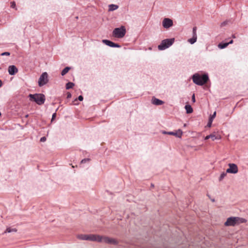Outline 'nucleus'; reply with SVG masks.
<instances>
[{
	"label": "nucleus",
	"mask_w": 248,
	"mask_h": 248,
	"mask_svg": "<svg viewBox=\"0 0 248 248\" xmlns=\"http://www.w3.org/2000/svg\"><path fill=\"white\" fill-rule=\"evenodd\" d=\"M126 31L124 26L115 28L112 32V36L115 38H122L125 35Z\"/></svg>",
	"instance_id": "obj_3"
},
{
	"label": "nucleus",
	"mask_w": 248,
	"mask_h": 248,
	"mask_svg": "<svg viewBox=\"0 0 248 248\" xmlns=\"http://www.w3.org/2000/svg\"><path fill=\"white\" fill-rule=\"evenodd\" d=\"M210 138L212 139V140H217V138L216 136L215 135H214V134H210L209 135H207L206 136L205 138H204V140H207L208 139H209Z\"/></svg>",
	"instance_id": "obj_21"
},
{
	"label": "nucleus",
	"mask_w": 248,
	"mask_h": 248,
	"mask_svg": "<svg viewBox=\"0 0 248 248\" xmlns=\"http://www.w3.org/2000/svg\"><path fill=\"white\" fill-rule=\"evenodd\" d=\"M227 173L226 172H222L220 175V177L219 178V181H221L223 180V179L226 176V175H227Z\"/></svg>",
	"instance_id": "obj_26"
},
{
	"label": "nucleus",
	"mask_w": 248,
	"mask_h": 248,
	"mask_svg": "<svg viewBox=\"0 0 248 248\" xmlns=\"http://www.w3.org/2000/svg\"><path fill=\"white\" fill-rule=\"evenodd\" d=\"M232 38H235L236 36H235V34H232Z\"/></svg>",
	"instance_id": "obj_39"
},
{
	"label": "nucleus",
	"mask_w": 248,
	"mask_h": 248,
	"mask_svg": "<svg viewBox=\"0 0 248 248\" xmlns=\"http://www.w3.org/2000/svg\"><path fill=\"white\" fill-rule=\"evenodd\" d=\"M233 42V40L231 39L229 42H227V44H228V45L230 44H232Z\"/></svg>",
	"instance_id": "obj_37"
},
{
	"label": "nucleus",
	"mask_w": 248,
	"mask_h": 248,
	"mask_svg": "<svg viewBox=\"0 0 248 248\" xmlns=\"http://www.w3.org/2000/svg\"><path fill=\"white\" fill-rule=\"evenodd\" d=\"M9 74L11 76L15 75L18 72V69L15 65H10L8 69Z\"/></svg>",
	"instance_id": "obj_13"
},
{
	"label": "nucleus",
	"mask_w": 248,
	"mask_h": 248,
	"mask_svg": "<svg viewBox=\"0 0 248 248\" xmlns=\"http://www.w3.org/2000/svg\"><path fill=\"white\" fill-rule=\"evenodd\" d=\"M56 117V113L55 112L52 114V118H51V122H53Z\"/></svg>",
	"instance_id": "obj_30"
},
{
	"label": "nucleus",
	"mask_w": 248,
	"mask_h": 248,
	"mask_svg": "<svg viewBox=\"0 0 248 248\" xmlns=\"http://www.w3.org/2000/svg\"><path fill=\"white\" fill-rule=\"evenodd\" d=\"M103 236L99 235L89 234L88 235V240L91 241H96L98 242H102Z\"/></svg>",
	"instance_id": "obj_8"
},
{
	"label": "nucleus",
	"mask_w": 248,
	"mask_h": 248,
	"mask_svg": "<svg viewBox=\"0 0 248 248\" xmlns=\"http://www.w3.org/2000/svg\"><path fill=\"white\" fill-rule=\"evenodd\" d=\"M227 21H224L221 23L220 26L223 27V26H225L226 25H227Z\"/></svg>",
	"instance_id": "obj_34"
},
{
	"label": "nucleus",
	"mask_w": 248,
	"mask_h": 248,
	"mask_svg": "<svg viewBox=\"0 0 248 248\" xmlns=\"http://www.w3.org/2000/svg\"><path fill=\"white\" fill-rule=\"evenodd\" d=\"M152 103L156 106H160L164 104V102L155 97H153Z\"/></svg>",
	"instance_id": "obj_14"
},
{
	"label": "nucleus",
	"mask_w": 248,
	"mask_h": 248,
	"mask_svg": "<svg viewBox=\"0 0 248 248\" xmlns=\"http://www.w3.org/2000/svg\"><path fill=\"white\" fill-rule=\"evenodd\" d=\"M11 7L13 8H15L16 6V2L15 1H12L11 2Z\"/></svg>",
	"instance_id": "obj_31"
},
{
	"label": "nucleus",
	"mask_w": 248,
	"mask_h": 248,
	"mask_svg": "<svg viewBox=\"0 0 248 248\" xmlns=\"http://www.w3.org/2000/svg\"><path fill=\"white\" fill-rule=\"evenodd\" d=\"M174 38L163 40L160 44L158 46V49L159 50H165L170 46L174 43Z\"/></svg>",
	"instance_id": "obj_4"
},
{
	"label": "nucleus",
	"mask_w": 248,
	"mask_h": 248,
	"mask_svg": "<svg viewBox=\"0 0 248 248\" xmlns=\"http://www.w3.org/2000/svg\"><path fill=\"white\" fill-rule=\"evenodd\" d=\"M70 69V67L67 66L65 67L61 72V75L62 76H64L66 73L68 72L69 70Z\"/></svg>",
	"instance_id": "obj_23"
},
{
	"label": "nucleus",
	"mask_w": 248,
	"mask_h": 248,
	"mask_svg": "<svg viewBox=\"0 0 248 248\" xmlns=\"http://www.w3.org/2000/svg\"><path fill=\"white\" fill-rule=\"evenodd\" d=\"M197 39V36H193L191 38L188 39V42L191 44H193L196 42Z\"/></svg>",
	"instance_id": "obj_25"
},
{
	"label": "nucleus",
	"mask_w": 248,
	"mask_h": 248,
	"mask_svg": "<svg viewBox=\"0 0 248 248\" xmlns=\"http://www.w3.org/2000/svg\"><path fill=\"white\" fill-rule=\"evenodd\" d=\"M10 55V53L9 52H4L0 54L1 56H9Z\"/></svg>",
	"instance_id": "obj_29"
},
{
	"label": "nucleus",
	"mask_w": 248,
	"mask_h": 248,
	"mask_svg": "<svg viewBox=\"0 0 248 248\" xmlns=\"http://www.w3.org/2000/svg\"><path fill=\"white\" fill-rule=\"evenodd\" d=\"M28 116H29V115L27 114V115H26V116H25V117L27 118V117H28Z\"/></svg>",
	"instance_id": "obj_42"
},
{
	"label": "nucleus",
	"mask_w": 248,
	"mask_h": 248,
	"mask_svg": "<svg viewBox=\"0 0 248 248\" xmlns=\"http://www.w3.org/2000/svg\"><path fill=\"white\" fill-rule=\"evenodd\" d=\"M47 76L48 75L46 72H44L42 74L38 80V85L39 87H42L47 83Z\"/></svg>",
	"instance_id": "obj_5"
},
{
	"label": "nucleus",
	"mask_w": 248,
	"mask_h": 248,
	"mask_svg": "<svg viewBox=\"0 0 248 248\" xmlns=\"http://www.w3.org/2000/svg\"><path fill=\"white\" fill-rule=\"evenodd\" d=\"M17 230L16 228H11L10 227L7 228L5 231L4 232V233L8 232H16Z\"/></svg>",
	"instance_id": "obj_22"
},
{
	"label": "nucleus",
	"mask_w": 248,
	"mask_h": 248,
	"mask_svg": "<svg viewBox=\"0 0 248 248\" xmlns=\"http://www.w3.org/2000/svg\"><path fill=\"white\" fill-rule=\"evenodd\" d=\"M186 124H184V126H186Z\"/></svg>",
	"instance_id": "obj_43"
},
{
	"label": "nucleus",
	"mask_w": 248,
	"mask_h": 248,
	"mask_svg": "<svg viewBox=\"0 0 248 248\" xmlns=\"http://www.w3.org/2000/svg\"><path fill=\"white\" fill-rule=\"evenodd\" d=\"M162 133L163 134H168V135H173L176 137L181 138L183 132L182 131V130L181 129H178L177 131H176L175 132H173V131L166 132L165 131H162Z\"/></svg>",
	"instance_id": "obj_9"
},
{
	"label": "nucleus",
	"mask_w": 248,
	"mask_h": 248,
	"mask_svg": "<svg viewBox=\"0 0 248 248\" xmlns=\"http://www.w3.org/2000/svg\"><path fill=\"white\" fill-rule=\"evenodd\" d=\"M108 7L109 11H113L117 9L118 8V6L115 4H111L109 5Z\"/></svg>",
	"instance_id": "obj_19"
},
{
	"label": "nucleus",
	"mask_w": 248,
	"mask_h": 248,
	"mask_svg": "<svg viewBox=\"0 0 248 248\" xmlns=\"http://www.w3.org/2000/svg\"><path fill=\"white\" fill-rule=\"evenodd\" d=\"M228 46V44L227 42H221L218 45V47L220 49H223L226 48Z\"/></svg>",
	"instance_id": "obj_18"
},
{
	"label": "nucleus",
	"mask_w": 248,
	"mask_h": 248,
	"mask_svg": "<svg viewBox=\"0 0 248 248\" xmlns=\"http://www.w3.org/2000/svg\"><path fill=\"white\" fill-rule=\"evenodd\" d=\"M102 42L106 45L109 46L111 47H121V46L117 43H115L109 40L104 39L102 40Z\"/></svg>",
	"instance_id": "obj_10"
},
{
	"label": "nucleus",
	"mask_w": 248,
	"mask_h": 248,
	"mask_svg": "<svg viewBox=\"0 0 248 248\" xmlns=\"http://www.w3.org/2000/svg\"><path fill=\"white\" fill-rule=\"evenodd\" d=\"M162 26L165 29H169L173 26V21L169 18H165L162 21Z\"/></svg>",
	"instance_id": "obj_7"
},
{
	"label": "nucleus",
	"mask_w": 248,
	"mask_h": 248,
	"mask_svg": "<svg viewBox=\"0 0 248 248\" xmlns=\"http://www.w3.org/2000/svg\"><path fill=\"white\" fill-rule=\"evenodd\" d=\"M30 100L35 102L38 105L44 104L46 100V97L43 93L30 94L29 95Z\"/></svg>",
	"instance_id": "obj_2"
},
{
	"label": "nucleus",
	"mask_w": 248,
	"mask_h": 248,
	"mask_svg": "<svg viewBox=\"0 0 248 248\" xmlns=\"http://www.w3.org/2000/svg\"><path fill=\"white\" fill-rule=\"evenodd\" d=\"M196 30H197L196 27H194L193 28V30H192L193 36H197V33H196Z\"/></svg>",
	"instance_id": "obj_27"
},
{
	"label": "nucleus",
	"mask_w": 248,
	"mask_h": 248,
	"mask_svg": "<svg viewBox=\"0 0 248 248\" xmlns=\"http://www.w3.org/2000/svg\"><path fill=\"white\" fill-rule=\"evenodd\" d=\"M192 79L195 84L199 86L203 85L209 80L208 74H204L201 76L199 74L196 73L192 76Z\"/></svg>",
	"instance_id": "obj_1"
},
{
	"label": "nucleus",
	"mask_w": 248,
	"mask_h": 248,
	"mask_svg": "<svg viewBox=\"0 0 248 248\" xmlns=\"http://www.w3.org/2000/svg\"><path fill=\"white\" fill-rule=\"evenodd\" d=\"M211 201H212V202H214V201H215V200H214V199H211Z\"/></svg>",
	"instance_id": "obj_41"
},
{
	"label": "nucleus",
	"mask_w": 248,
	"mask_h": 248,
	"mask_svg": "<svg viewBox=\"0 0 248 248\" xmlns=\"http://www.w3.org/2000/svg\"><path fill=\"white\" fill-rule=\"evenodd\" d=\"M90 160V158H84L81 161V164L85 163L87 162H89Z\"/></svg>",
	"instance_id": "obj_28"
},
{
	"label": "nucleus",
	"mask_w": 248,
	"mask_h": 248,
	"mask_svg": "<svg viewBox=\"0 0 248 248\" xmlns=\"http://www.w3.org/2000/svg\"><path fill=\"white\" fill-rule=\"evenodd\" d=\"M228 165L229 168L227 169L226 172L235 174L238 172V167L235 164L230 163Z\"/></svg>",
	"instance_id": "obj_6"
},
{
	"label": "nucleus",
	"mask_w": 248,
	"mask_h": 248,
	"mask_svg": "<svg viewBox=\"0 0 248 248\" xmlns=\"http://www.w3.org/2000/svg\"><path fill=\"white\" fill-rule=\"evenodd\" d=\"M71 97H72V95H71V93H70L68 92V93H67V99H69V98H70Z\"/></svg>",
	"instance_id": "obj_35"
},
{
	"label": "nucleus",
	"mask_w": 248,
	"mask_h": 248,
	"mask_svg": "<svg viewBox=\"0 0 248 248\" xmlns=\"http://www.w3.org/2000/svg\"><path fill=\"white\" fill-rule=\"evenodd\" d=\"M151 186H152V187H154V185L153 184H151Z\"/></svg>",
	"instance_id": "obj_40"
},
{
	"label": "nucleus",
	"mask_w": 248,
	"mask_h": 248,
	"mask_svg": "<svg viewBox=\"0 0 248 248\" xmlns=\"http://www.w3.org/2000/svg\"><path fill=\"white\" fill-rule=\"evenodd\" d=\"M235 217H230L227 218L224 225L226 226H234L236 225Z\"/></svg>",
	"instance_id": "obj_11"
},
{
	"label": "nucleus",
	"mask_w": 248,
	"mask_h": 248,
	"mask_svg": "<svg viewBox=\"0 0 248 248\" xmlns=\"http://www.w3.org/2000/svg\"><path fill=\"white\" fill-rule=\"evenodd\" d=\"M192 101L193 102V103H195V101H196V99H195V94L193 93L192 96Z\"/></svg>",
	"instance_id": "obj_33"
},
{
	"label": "nucleus",
	"mask_w": 248,
	"mask_h": 248,
	"mask_svg": "<svg viewBox=\"0 0 248 248\" xmlns=\"http://www.w3.org/2000/svg\"><path fill=\"white\" fill-rule=\"evenodd\" d=\"M2 85V81L0 79V87H1Z\"/></svg>",
	"instance_id": "obj_38"
},
{
	"label": "nucleus",
	"mask_w": 248,
	"mask_h": 248,
	"mask_svg": "<svg viewBox=\"0 0 248 248\" xmlns=\"http://www.w3.org/2000/svg\"><path fill=\"white\" fill-rule=\"evenodd\" d=\"M74 85H75V84L74 83L71 82H68V83H67L66 84V86H65L66 89L69 90L70 89H71L74 86Z\"/></svg>",
	"instance_id": "obj_24"
},
{
	"label": "nucleus",
	"mask_w": 248,
	"mask_h": 248,
	"mask_svg": "<svg viewBox=\"0 0 248 248\" xmlns=\"http://www.w3.org/2000/svg\"><path fill=\"white\" fill-rule=\"evenodd\" d=\"M102 241L107 244H113L116 245L118 244V241L115 239L109 238L107 236H103Z\"/></svg>",
	"instance_id": "obj_12"
},
{
	"label": "nucleus",
	"mask_w": 248,
	"mask_h": 248,
	"mask_svg": "<svg viewBox=\"0 0 248 248\" xmlns=\"http://www.w3.org/2000/svg\"><path fill=\"white\" fill-rule=\"evenodd\" d=\"M185 108L186 110V113L187 114L191 113L193 111L192 107L190 105H186Z\"/></svg>",
	"instance_id": "obj_17"
},
{
	"label": "nucleus",
	"mask_w": 248,
	"mask_h": 248,
	"mask_svg": "<svg viewBox=\"0 0 248 248\" xmlns=\"http://www.w3.org/2000/svg\"><path fill=\"white\" fill-rule=\"evenodd\" d=\"M235 220L236 225L246 223L247 222V220L246 219L239 217H235Z\"/></svg>",
	"instance_id": "obj_16"
},
{
	"label": "nucleus",
	"mask_w": 248,
	"mask_h": 248,
	"mask_svg": "<svg viewBox=\"0 0 248 248\" xmlns=\"http://www.w3.org/2000/svg\"><path fill=\"white\" fill-rule=\"evenodd\" d=\"M78 238L79 239L82 240H88V235L87 234H79L78 235Z\"/></svg>",
	"instance_id": "obj_20"
},
{
	"label": "nucleus",
	"mask_w": 248,
	"mask_h": 248,
	"mask_svg": "<svg viewBox=\"0 0 248 248\" xmlns=\"http://www.w3.org/2000/svg\"><path fill=\"white\" fill-rule=\"evenodd\" d=\"M216 116V112H214V113L210 116L208 122L207 124V126L210 127L211 126L213 121Z\"/></svg>",
	"instance_id": "obj_15"
},
{
	"label": "nucleus",
	"mask_w": 248,
	"mask_h": 248,
	"mask_svg": "<svg viewBox=\"0 0 248 248\" xmlns=\"http://www.w3.org/2000/svg\"><path fill=\"white\" fill-rule=\"evenodd\" d=\"M46 140V138L45 137H43L41 138L40 139V141L41 142H45Z\"/></svg>",
	"instance_id": "obj_32"
},
{
	"label": "nucleus",
	"mask_w": 248,
	"mask_h": 248,
	"mask_svg": "<svg viewBox=\"0 0 248 248\" xmlns=\"http://www.w3.org/2000/svg\"><path fill=\"white\" fill-rule=\"evenodd\" d=\"M78 100L80 101H82L83 100V97L82 95L78 96Z\"/></svg>",
	"instance_id": "obj_36"
}]
</instances>
